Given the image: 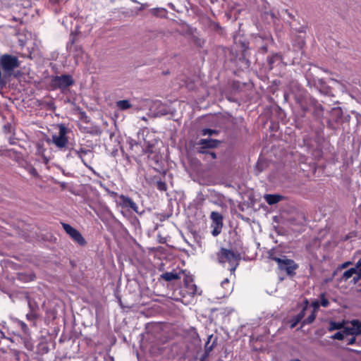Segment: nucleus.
Here are the masks:
<instances>
[{
    "mask_svg": "<svg viewBox=\"0 0 361 361\" xmlns=\"http://www.w3.org/2000/svg\"><path fill=\"white\" fill-rule=\"evenodd\" d=\"M20 66V61L17 56L4 54L0 56V68L4 75L11 76L16 68Z\"/></svg>",
    "mask_w": 361,
    "mask_h": 361,
    "instance_id": "nucleus-1",
    "label": "nucleus"
},
{
    "mask_svg": "<svg viewBox=\"0 0 361 361\" xmlns=\"http://www.w3.org/2000/svg\"><path fill=\"white\" fill-rule=\"evenodd\" d=\"M300 108L304 115L309 111H312V115L315 120L322 121L324 118V108L317 100L310 99L308 102H301Z\"/></svg>",
    "mask_w": 361,
    "mask_h": 361,
    "instance_id": "nucleus-2",
    "label": "nucleus"
},
{
    "mask_svg": "<svg viewBox=\"0 0 361 361\" xmlns=\"http://www.w3.org/2000/svg\"><path fill=\"white\" fill-rule=\"evenodd\" d=\"M74 84V80L71 75L63 74L60 76L55 75L51 78L50 85L53 90H63Z\"/></svg>",
    "mask_w": 361,
    "mask_h": 361,
    "instance_id": "nucleus-3",
    "label": "nucleus"
},
{
    "mask_svg": "<svg viewBox=\"0 0 361 361\" xmlns=\"http://www.w3.org/2000/svg\"><path fill=\"white\" fill-rule=\"evenodd\" d=\"M221 259L222 262H228L230 265V271L234 272L238 265L240 254L231 250L222 248L221 250Z\"/></svg>",
    "mask_w": 361,
    "mask_h": 361,
    "instance_id": "nucleus-4",
    "label": "nucleus"
},
{
    "mask_svg": "<svg viewBox=\"0 0 361 361\" xmlns=\"http://www.w3.org/2000/svg\"><path fill=\"white\" fill-rule=\"evenodd\" d=\"M61 226L73 242L81 247H85L87 245L86 240L79 231L66 223H61Z\"/></svg>",
    "mask_w": 361,
    "mask_h": 361,
    "instance_id": "nucleus-5",
    "label": "nucleus"
},
{
    "mask_svg": "<svg viewBox=\"0 0 361 361\" xmlns=\"http://www.w3.org/2000/svg\"><path fill=\"white\" fill-rule=\"evenodd\" d=\"M277 264L278 269L280 271H285L289 276H294L295 275V270L299 267L298 264L293 259H288L286 256H283V259Z\"/></svg>",
    "mask_w": 361,
    "mask_h": 361,
    "instance_id": "nucleus-6",
    "label": "nucleus"
},
{
    "mask_svg": "<svg viewBox=\"0 0 361 361\" xmlns=\"http://www.w3.org/2000/svg\"><path fill=\"white\" fill-rule=\"evenodd\" d=\"M220 143L221 141L216 139H200L197 142V152L198 154L207 153V151H209V149H214L219 147Z\"/></svg>",
    "mask_w": 361,
    "mask_h": 361,
    "instance_id": "nucleus-7",
    "label": "nucleus"
},
{
    "mask_svg": "<svg viewBox=\"0 0 361 361\" xmlns=\"http://www.w3.org/2000/svg\"><path fill=\"white\" fill-rule=\"evenodd\" d=\"M59 135H52L53 143L59 148H63L68 144V140L66 136L68 128L63 124L59 126Z\"/></svg>",
    "mask_w": 361,
    "mask_h": 361,
    "instance_id": "nucleus-8",
    "label": "nucleus"
},
{
    "mask_svg": "<svg viewBox=\"0 0 361 361\" xmlns=\"http://www.w3.org/2000/svg\"><path fill=\"white\" fill-rule=\"evenodd\" d=\"M210 218L212 221V227H213L212 233L214 236H217L221 232L223 227V216L218 212H212Z\"/></svg>",
    "mask_w": 361,
    "mask_h": 361,
    "instance_id": "nucleus-9",
    "label": "nucleus"
},
{
    "mask_svg": "<svg viewBox=\"0 0 361 361\" xmlns=\"http://www.w3.org/2000/svg\"><path fill=\"white\" fill-rule=\"evenodd\" d=\"M185 274V271L178 268L173 269L171 271H166L161 274L159 276V281H164L166 282H173L180 280L182 276Z\"/></svg>",
    "mask_w": 361,
    "mask_h": 361,
    "instance_id": "nucleus-10",
    "label": "nucleus"
},
{
    "mask_svg": "<svg viewBox=\"0 0 361 361\" xmlns=\"http://www.w3.org/2000/svg\"><path fill=\"white\" fill-rule=\"evenodd\" d=\"M72 151L81 160V161L86 167L92 171L94 173H96L92 167L87 164L85 158V156H90L91 159H93L94 153L92 150L80 147L78 149H73Z\"/></svg>",
    "mask_w": 361,
    "mask_h": 361,
    "instance_id": "nucleus-11",
    "label": "nucleus"
},
{
    "mask_svg": "<svg viewBox=\"0 0 361 361\" xmlns=\"http://www.w3.org/2000/svg\"><path fill=\"white\" fill-rule=\"evenodd\" d=\"M119 197V205L125 209H131L135 212H137L138 207L136 203L129 197L124 195H120Z\"/></svg>",
    "mask_w": 361,
    "mask_h": 361,
    "instance_id": "nucleus-12",
    "label": "nucleus"
},
{
    "mask_svg": "<svg viewBox=\"0 0 361 361\" xmlns=\"http://www.w3.org/2000/svg\"><path fill=\"white\" fill-rule=\"evenodd\" d=\"M149 159L152 161V166L156 171L162 173L164 175L166 174V171L162 167L163 161L159 153L154 152Z\"/></svg>",
    "mask_w": 361,
    "mask_h": 361,
    "instance_id": "nucleus-13",
    "label": "nucleus"
},
{
    "mask_svg": "<svg viewBox=\"0 0 361 361\" xmlns=\"http://www.w3.org/2000/svg\"><path fill=\"white\" fill-rule=\"evenodd\" d=\"M307 306H308V300L306 299L305 300V305L302 307V309L301 310V311L298 314H296L295 316L293 317L290 319V329L295 328L298 325V323H300V322H302V319L304 318V317L305 315V312L307 309Z\"/></svg>",
    "mask_w": 361,
    "mask_h": 361,
    "instance_id": "nucleus-14",
    "label": "nucleus"
},
{
    "mask_svg": "<svg viewBox=\"0 0 361 361\" xmlns=\"http://www.w3.org/2000/svg\"><path fill=\"white\" fill-rule=\"evenodd\" d=\"M156 152L155 150V142H145L144 146L141 147L140 152H135L138 156H142L143 154H147L149 158L152 154Z\"/></svg>",
    "mask_w": 361,
    "mask_h": 361,
    "instance_id": "nucleus-15",
    "label": "nucleus"
},
{
    "mask_svg": "<svg viewBox=\"0 0 361 361\" xmlns=\"http://www.w3.org/2000/svg\"><path fill=\"white\" fill-rule=\"evenodd\" d=\"M355 329L350 327L344 328L342 331H338L331 336L332 339L343 341L349 336L354 335Z\"/></svg>",
    "mask_w": 361,
    "mask_h": 361,
    "instance_id": "nucleus-16",
    "label": "nucleus"
},
{
    "mask_svg": "<svg viewBox=\"0 0 361 361\" xmlns=\"http://www.w3.org/2000/svg\"><path fill=\"white\" fill-rule=\"evenodd\" d=\"M267 254L268 258L276 262L277 264L281 262L283 259L284 255L282 254L281 250L278 247L271 249Z\"/></svg>",
    "mask_w": 361,
    "mask_h": 361,
    "instance_id": "nucleus-17",
    "label": "nucleus"
},
{
    "mask_svg": "<svg viewBox=\"0 0 361 361\" xmlns=\"http://www.w3.org/2000/svg\"><path fill=\"white\" fill-rule=\"evenodd\" d=\"M283 62V57L279 54H274L267 58V63L270 70L273 69L274 66L281 64Z\"/></svg>",
    "mask_w": 361,
    "mask_h": 361,
    "instance_id": "nucleus-18",
    "label": "nucleus"
},
{
    "mask_svg": "<svg viewBox=\"0 0 361 361\" xmlns=\"http://www.w3.org/2000/svg\"><path fill=\"white\" fill-rule=\"evenodd\" d=\"M212 338H213V335L209 336L208 338H207V342L205 343V345H204V354L207 355L208 356H209L210 352L213 350L214 346L216 344V341H217V338H215L214 339V341H212V343L210 344V342H211Z\"/></svg>",
    "mask_w": 361,
    "mask_h": 361,
    "instance_id": "nucleus-19",
    "label": "nucleus"
},
{
    "mask_svg": "<svg viewBox=\"0 0 361 361\" xmlns=\"http://www.w3.org/2000/svg\"><path fill=\"white\" fill-rule=\"evenodd\" d=\"M264 200L269 205H272L280 202L282 197L279 195L267 194L264 195Z\"/></svg>",
    "mask_w": 361,
    "mask_h": 361,
    "instance_id": "nucleus-20",
    "label": "nucleus"
},
{
    "mask_svg": "<svg viewBox=\"0 0 361 361\" xmlns=\"http://www.w3.org/2000/svg\"><path fill=\"white\" fill-rule=\"evenodd\" d=\"M357 272L356 271V269L354 267L349 269L343 272L342 275V279L344 281H347L350 278H354V276H357Z\"/></svg>",
    "mask_w": 361,
    "mask_h": 361,
    "instance_id": "nucleus-21",
    "label": "nucleus"
},
{
    "mask_svg": "<svg viewBox=\"0 0 361 361\" xmlns=\"http://www.w3.org/2000/svg\"><path fill=\"white\" fill-rule=\"evenodd\" d=\"M331 114L336 123H338L343 117V111L341 108H334Z\"/></svg>",
    "mask_w": 361,
    "mask_h": 361,
    "instance_id": "nucleus-22",
    "label": "nucleus"
},
{
    "mask_svg": "<svg viewBox=\"0 0 361 361\" xmlns=\"http://www.w3.org/2000/svg\"><path fill=\"white\" fill-rule=\"evenodd\" d=\"M28 305L30 309V311L26 314V319L28 321H35L37 319L38 316L35 312V307L30 301L28 302Z\"/></svg>",
    "mask_w": 361,
    "mask_h": 361,
    "instance_id": "nucleus-23",
    "label": "nucleus"
},
{
    "mask_svg": "<svg viewBox=\"0 0 361 361\" xmlns=\"http://www.w3.org/2000/svg\"><path fill=\"white\" fill-rule=\"evenodd\" d=\"M317 317V312L315 311H312L311 314L305 319L302 321L301 327L312 324Z\"/></svg>",
    "mask_w": 361,
    "mask_h": 361,
    "instance_id": "nucleus-24",
    "label": "nucleus"
},
{
    "mask_svg": "<svg viewBox=\"0 0 361 361\" xmlns=\"http://www.w3.org/2000/svg\"><path fill=\"white\" fill-rule=\"evenodd\" d=\"M354 268L356 269V271L358 274H357V276H354L353 278V283L355 284L357 283L361 279V258L356 263L355 267Z\"/></svg>",
    "mask_w": 361,
    "mask_h": 361,
    "instance_id": "nucleus-25",
    "label": "nucleus"
},
{
    "mask_svg": "<svg viewBox=\"0 0 361 361\" xmlns=\"http://www.w3.org/2000/svg\"><path fill=\"white\" fill-rule=\"evenodd\" d=\"M117 107L121 110H126L131 107V104L128 100H120L116 102Z\"/></svg>",
    "mask_w": 361,
    "mask_h": 361,
    "instance_id": "nucleus-26",
    "label": "nucleus"
},
{
    "mask_svg": "<svg viewBox=\"0 0 361 361\" xmlns=\"http://www.w3.org/2000/svg\"><path fill=\"white\" fill-rule=\"evenodd\" d=\"M343 322H337L331 321L329 324V331H333L334 330H340L343 328Z\"/></svg>",
    "mask_w": 361,
    "mask_h": 361,
    "instance_id": "nucleus-27",
    "label": "nucleus"
},
{
    "mask_svg": "<svg viewBox=\"0 0 361 361\" xmlns=\"http://www.w3.org/2000/svg\"><path fill=\"white\" fill-rule=\"evenodd\" d=\"M97 183L111 197H116L118 196V193L116 192L110 190L102 181H97Z\"/></svg>",
    "mask_w": 361,
    "mask_h": 361,
    "instance_id": "nucleus-28",
    "label": "nucleus"
},
{
    "mask_svg": "<svg viewBox=\"0 0 361 361\" xmlns=\"http://www.w3.org/2000/svg\"><path fill=\"white\" fill-rule=\"evenodd\" d=\"M200 134L202 136H205V135H209V136L216 135L218 134V131L216 130H213V129H210V128H203V129L201 130Z\"/></svg>",
    "mask_w": 361,
    "mask_h": 361,
    "instance_id": "nucleus-29",
    "label": "nucleus"
},
{
    "mask_svg": "<svg viewBox=\"0 0 361 361\" xmlns=\"http://www.w3.org/2000/svg\"><path fill=\"white\" fill-rule=\"evenodd\" d=\"M319 299H320L319 303H320L321 306H322L324 307H327L329 305V301L326 298V293H322L319 295Z\"/></svg>",
    "mask_w": 361,
    "mask_h": 361,
    "instance_id": "nucleus-30",
    "label": "nucleus"
},
{
    "mask_svg": "<svg viewBox=\"0 0 361 361\" xmlns=\"http://www.w3.org/2000/svg\"><path fill=\"white\" fill-rule=\"evenodd\" d=\"M156 188L159 191H166L167 185L165 181L160 180H157L156 182Z\"/></svg>",
    "mask_w": 361,
    "mask_h": 361,
    "instance_id": "nucleus-31",
    "label": "nucleus"
},
{
    "mask_svg": "<svg viewBox=\"0 0 361 361\" xmlns=\"http://www.w3.org/2000/svg\"><path fill=\"white\" fill-rule=\"evenodd\" d=\"M130 148L131 150L135 152H140V150H137L140 147H142L140 144L136 142L134 140H130L129 141Z\"/></svg>",
    "mask_w": 361,
    "mask_h": 361,
    "instance_id": "nucleus-32",
    "label": "nucleus"
},
{
    "mask_svg": "<svg viewBox=\"0 0 361 361\" xmlns=\"http://www.w3.org/2000/svg\"><path fill=\"white\" fill-rule=\"evenodd\" d=\"M18 324L21 328L23 332L25 334H27L29 333V328L27 325L23 321L18 320Z\"/></svg>",
    "mask_w": 361,
    "mask_h": 361,
    "instance_id": "nucleus-33",
    "label": "nucleus"
},
{
    "mask_svg": "<svg viewBox=\"0 0 361 361\" xmlns=\"http://www.w3.org/2000/svg\"><path fill=\"white\" fill-rule=\"evenodd\" d=\"M357 337H358V336H356L355 334L353 336H348L347 338H345L346 341V344L347 345H353V344L355 343L357 341Z\"/></svg>",
    "mask_w": 361,
    "mask_h": 361,
    "instance_id": "nucleus-34",
    "label": "nucleus"
},
{
    "mask_svg": "<svg viewBox=\"0 0 361 361\" xmlns=\"http://www.w3.org/2000/svg\"><path fill=\"white\" fill-rule=\"evenodd\" d=\"M186 286L188 288L189 293L190 294H192V295L197 294V288L195 284H191V285L187 284Z\"/></svg>",
    "mask_w": 361,
    "mask_h": 361,
    "instance_id": "nucleus-35",
    "label": "nucleus"
},
{
    "mask_svg": "<svg viewBox=\"0 0 361 361\" xmlns=\"http://www.w3.org/2000/svg\"><path fill=\"white\" fill-rule=\"evenodd\" d=\"M352 325L355 330L361 329V322L357 319H354L351 322Z\"/></svg>",
    "mask_w": 361,
    "mask_h": 361,
    "instance_id": "nucleus-36",
    "label": "nucleus"
},
{
    "mask_svg": "<svg viewBox=\"0 0 361 361\" xmlns=\"http://www.w3.org/2000/svg\"><path fill=\"white\" fill-rule=\"evenodd\" d=\"M311 305L313 307L312 311H315V312H317V310L321 306L319 300L312 301Z\"/></svg>",
    "mask_w": 361,
    "mask_h": 361,
    "instance_id": "nucleus-37",
    "label": "nucleus"
},
{
    "mask_svg": "<svg viewBox=\"0 0 361 361\" xmlns=\"http://www.w3.org/2000/svg\"><path fill=\"white\" fill-rule=\"evenodd\" d=\"M12 131V126L11 123H8L4 126V132L5 133H10Z\"/></svg>",
    "mask_w": 361,
    "mask_h": 361,
    "instance_id": "nucleus-38",
    "label": "nucleus"
},
{
    "mask_svg": "<svg viewBox=\"0 0 361 361\" xmlns=\"http://www.w3.org/2000/svg\"><path fill=\"white\" fill-rule=\"evenodd\" d=\"M29 173L30 174L35 177H37L39 176L38 172L35 167L30 168L29 170Z\"/></svg>",
    "mask_w": 361,
    "mask_h": 361,
    "instance_id": "nucleus-39",
    "label": "nucleus"
},
{
    "mask_svg": "<svg viewBox=\"0 0 361 361\" xmlns=\"http://www.w3.org/2000/svg\"><path fill=\"white\" fill-rule=\"evenodd\" d=\"M204 154L209 156L212 159H215L216 158V153L209 150L207 151V153H204Z\"/></svg>",
    "mask_w": 361,
    "mask_h": 361,
    "instance_id": "nucleus-40",
    "label": "nucleus"
},
{
    "mask_svg": "<svg viewBox=\"0 0 361 361\" xmlns=\"http://www.w3.org/2000/svg\"><path fill=\"white\" fill-rule=\"evenodd\" d=\"M327 127L329 128L333 129V130H335L336 128V126L334 125L333 122L331 120L328 121V122H327Z\"/></svg>",
    "mask_w": 361,
    "mask_h": 361,
    "instance_id": "nucleus-41",
    "label": "nucleus"
},
{
    "mask_svg": "<svg viewBox=\"0 0 361 361\" xmlns=\"http://www.w3.org/2000/svg\"><path fill=\"white\" fill-rule=\"evenodd\" d=\"M195 44L199 47H202L204 44V41H202L200 39H197L195 41Z\"/></svg>",
    "mask_w": 361,
    "mask_h": 361,
    "instance_id": "nucleus-42",
    "label": "nucleus"
},
{
    "mask_svg": "<svg viewBox=\"0 0 361 361\" xmlns=\"http://www.w3.org/2000/svg\"><path fill=\"white\" fill-rule=\"evenodd\" d=\"M208 357V355L203 354L200 361H207Z\"/></svg>",
    "mask_w": 361,
    "mask_h": 361,
    "instance_id": "nucleus-43",
    "label": "nucleus"
},
{
    "mask_svg": "<svg viewBox=\"0 0 361 361\" xmlns=\"http://www.w3.org/2000/svg\"><path fill=\"white\" fill-rule=\"evenodd\" d=\"M229 283V280L228 279H224L221 282V286H224L225 284H227Z\"/></svg>",
    "mask_w": 361,
    "mask_h": 361,
    "instance_id": "nucleus-44",
    "label": "nucleus"
},
{
    "mask_svg": "<svg viewBox=\"0 0 361 361\" xmlns=\"http://www.w3.org/2000/svg\"><path fill=\"white\" fill-rule=\"evenodd\" d=\"M214 27L216 30H221V27L220 26V25L219 23H215L214 24Z\"/></svg>",
    "mask_w": 361,
    "mask_h": 361,
    "instance_id": "nucleus-45",
    "label": "nucleus"
},
{
    "mask_svg": "<svg viewBox=\"0 0 361 361\" xmlns=\"http://www.w3.org/2000/svg\"><path fill=\"white\" fill-rule=\"evenodd\" d=\"M354 334L356 335V336L360 335L361 334V329L355 330Z\"/></svg>",
    "mask_w": 361,
    "mask_h": 361,
    "instance_id": "nucleus-46",
    "label": "nucleus"
},
{
    "mask_svg": "<svg viewBox=\"0 0 361 361\" xmlns=\"http://www.w3.org/2000/svg\"><path fill=\"white\" fill-rule=\"evenodd\" d=\"M350 264V262H345L344 264H343L342 267H343V268H345V267H347Z\"/></svg>",
    "mask_w": 361,
    "mask_h": 361,
    "instance_id": "nucleus-47",
    "label": "nucleus"
},
{
    "mask_svg": "<svg viewBox=\"0 0 361 361\" xmlns=\"http://www.w3.org/2000/svg\"><path fill=\"white\" fill-rule=\"evenodd\" d=\"M159 11H160V10H159V9H158V8H157V9H156L155 11H153L154 15H155V16H159V14H157V12H159Z\"/></svg>",
    "mask_w": 361,
    "mask_h": 361,
    "instance_id": "nucleus-48",
    "label": "nucleus"
},
{
    "mask_svg": "<svg viewBox=\"0 0 361 361\" xmlns=\"http://www.w3.org/2000/svg\"><path fill=\"white\" fill-rule=\"evenodd\" d=\"M12 20H14V21H17V19H16V18H15V17H13V18H12Z\"/></svg>",
    "mask_w": 361,
    "mask_h": 361,
    "instance_id": "nucleus-49",
    "label": "nucleus"
},
{
    "mask_svg": "<svg viewBox=\"0 0 361 361\" xmlns=\"http://www.w3.org/2000/svg\"><path fill=\"white\" fill-rule=\"evenodd\" d=\"M74 42H75V41H74V39H72V41H71V44H74Z\"/></svg>",
    "mask_w": 361,
    "mask_h": 361,
    "instance_id": "nucleus-50",
    "label": "nucleus"
},
{
    "mask_svg": "<svg viewBox=\"0 0 361 361\" xmlns=\"http://www.w3.org/2000/svg\"><path fill=\"white\" fill-rule=\"evenodd\" d=\"M161 11L166 12V10L165 9H161Z\"/></svg>",
    "mask_w": 361,
    "mask_h": 361,
    "instance_id": "nucleus-51",
    "label": "nucleus"
},
{
    "mask_svg": "<svg viewBox=\"0 0 361 361\" xmlns=\"http://www.w3.org/2000/svg\"><path fill=\"white\" fill-rule=\"evenodd\" d=\"M288 16H289L290 18H292V17H293V16H292V15H291L290 13H288Z\"/></svg>",
    "mask_w": 361,
    "mask_h": 361,
    "instance_id": "nucleus-52",
    "label": "nucleus"
},
{
    "mask_svg": "<svg viewBox=\"0 0 361 361\" xmlns=\"http://www.w3.org/2000/svg\"><path fill=\"white\" fill-rule=\"evenodd\" d=\"M293 361H301V360H298V359H296V360H293Z\"/></svg>",
    "mask_w": 361,
    "mask_h": 361,
    "instance_id": "nucleus-53",
    "label": "nucleus"
},
{
    "mask_svg": "<svg viewBox=\"0 0 361 361\" xmlns=\"http://www.w3.org/2000/svg\"><path fill=\"white\" fill-rule=\"evenodd\" d=\"M218 361H221V359H219V360H218Z\"/></svg>",
    "mask_w": 361,
    "mask_h": 361,
    "instance_id": "nucleus-54",
    "label": "nucleus"
}]
</instances>
